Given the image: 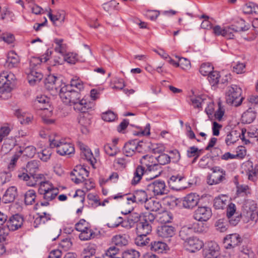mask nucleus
Instances as JSON below:
<instances>
[{"label": "nucleus", "mask_w": 258, "mask_h": 258, "mask_svg": "<svg viewBox=\"0 0 258 258\" xmlns=\"http://www.w3.org/2000/svg\"><path fill=\"white\" fill-rule=\"evenodd\" d=\"M153 158L148 155L143 156L140 159V163L147 168L145 169V176L147 180H152L159 176L162 172V167L158 164H150L149 162Z\"/></svg>", "instance_id": "f257e3e1"}, {"label": "nucleus", "mask_w": 258, "mask_h": 258, "mask_svg": "<svg viewBox=\"0 0 258 258\" xmlns=\"http://www.w3.org/2000/svg\"><path fill=\"white\" fill-rule=\"evenodd\" d=\"M49 146L51 148H56V152L61 156L70 155L74 154L75 148L70 142L64 139L59 140L57 138L50 139Z\"/></svg>", "instance_id": "f03ea898"}, {"label": "nucleus", "mask_w": 258, "mask_h": 258, "mask_svg": "<svg viewBox=\"0 0 258 258\" xmlns=\"http://www.w3.org/2000/svg\"><path fill=\"white\" fill-rule=\"evenodd\" d=\"M60 98L66 104L73 105L81 98V94L77 91L71 89L69 85H63L60 90Z\"/></svg>", "instance_id": "7ed1b4c3"}, {"label": "nucleus", "mask_w": 258, "mask_h": 258, "mask_svg": "<svg viewBox=\"0 0 258 258\" xmlns=\"http://www.w3.org/2000/svg\"><path fill=\"white\" fill-rule=\"evenodd\" d=\"M242 90L235 85H232L228 87V90L226 94V101L227 104L233 105L235 106L240 105L243 99L241 96Z\"/></svg>", "instance_id": "20e7f679"}, {"label": "nucleus", "mask_w": 258, "mask_h": 258, "mask_svg": "<svg viewBox=\"0 0 258 258\" xmlns=\"http://www.w3.org/2000/svg\"><path fill=\"white\" fill-rule=\"evenodd\" d=\"M15 76L12 73L3 72L0 74V93H10L14 87Z\"/></svg>", "instance_id": "39448f33"}, {"label": "nucleus", "mask_w": 258, "mask_h": 258, "mask_svg": "<svg viewBox=\"0 0 258 258\" xmlns=\"http://www.w3.org/2000/svg\"><path fill=\"white\" fill-rule=\"evenodd\" d=\"M66 84L62 82L60 78L50 75L47 76L45 80V87L46 89L51 92L53 95L59 93L60 95V90Z\"/></svg>", "instance_id": "423d86ee"}, {"label": "nucleus", "mask_w": 258, "mask_h": 258, "mask_svg": "<svg viewBox=\"0 0 258 258\" xmlns=\"http://www.w3.org/2000/svg\"><path fill=\"white\" fill-rule=\"evenodd\" d=\"M243 214L244 216L249 218L255 223L258 220V210L256 204L250 200L246 201L243 206Z\"/></svg>", "instance_id": "0eeeda50"}, {"label": "nucleus", "mask_w": 258, "mask_h": 258, "mask_svg": "<svg viewBox=\"0 0 258 258\" xmlns=\"http://www.w3.org/2000/svg\"><path fill=\"white\" fill-rule=\"evenodd\" d=\"M141 219V215L137 213H133L129 215L127 218L123 220L121 217H117V224H113L112 226H119L120 224L121 226L129 229L133 227L136 223H138Z\"/></svg>", "instance_id": "6e6552de"}, {"label": "nucleus", "mask_w": 258, "mask_h": 258, "mask_svg": "<svg viewBox=\"0 0 258 258\" xmlns=\"http://www.w3.org/2000/svg\"><path fill=\"white\" fill-rule=\"evenodd\" d=\"M211 170L212 173L207 178V183L209 185L217 184L225 180V171L221 167L215 166Z\"/></svg>", "instance_id": "1a4fd4ad"}, {"label": "nucleus", "mask_w": 258, "mask_h": 258, "mask_svg": "<svg viewBox=\"0 0 258 258\" xmlns=\"http://www.w3.org/2000/svg\"><path fill=\"white\" fill-rule=\"evenodd\" d=\"M147 190L152 192L154 196H162L168 192L165 182L163 180H156L147 185Z\"/></svg>", "instance_id": "9d476101"}, {"label": "nucleus", "mask_w": 258, "mask_h": 258, "mask_svg": "<svg viewBox=\"0 0 258 258\" xmlns=\"http://www.w3.org/2000/svg\"><path fill=\"white\" fill-rule=\"evenodd\" d=\"M247 30L248 28L245 25V21L243 19H240L235 24L225 28L224 37L227 39H233L234 33L245 31Z\"/></svg>", "instance_id": "9b49d317"}, {"label": "nucleus", "mask_w": 258, "mask_h": 258, "mask_svg": "<svg viewBox=\"0 0 258 258\" xmlns=\"http://www.w3.org/2000/svg\"><path fill=\"white\" fill-rule=\"evenodd\" d=\"M89 171L84 166L79 165L76 166L70 173L71 180L76 183L85 182L88 176Z\"/></svg>", "instance_id": "f8f14e48"}, {"label": "nucleus", "mask_w": 258, "mask_h": 258, "mask_svg": "<svg viewBox=\"0 0 258 258\" xmlns=\"http://www.w3.org/2000/svg\"><path fill=\"white\" fill-rule=\"evenodd\" d=\"M77 146L80 150L81 157L83 159L86 160L92 167L95 169L96 168L95 164L96 163V160L95 158L94 157L90 149L81 142H78Z\"/></svg>", "instance_id": "ddd939ff"}, {"label": "nucleus", "mask_w": 258, "mask_h": 258, "mask_svg": "<svg viewBox=\"0 0 258 258\" xmlns=\"http://www.w3.org/2000/svg\"><path fill=\"white\" fill-rule=\"evenodd\" d=\"M220 254V247L215 242L210 241L203 250L205 258H217Z\"/></svg>", "instance_id": "4468645a"}, {"label": "nucleus", "mask_w": 258, "mask_h": 258, "mask_svg": "<svg viewBox=\"0 0 258 258\" xmlns=\"http://www.w3.org/2000/svg\"><path fill=\"white\" fill-rule=\"evenodd\" d=\"M245 132L246 130H244V131L242 130L241 132V135L240 133L235 130H232L228 132L227 134V135L225 139L226 144L227 146H230L232 144H234L237 141L239 140V138L241 140H244L245 141L246 144H247L248 143H249L250 142L248 140L244 139V133H245Z\"/></svg>", "instance_id": "2eb2a0df"}, {"label": "nucleus", "mask_w": 258, "mask_h": 258, "mask_svg": "<svg viewBox=\"0 0 258 258\" xmlns=\"http://www.w3.org/2000/svg\"><path fill=\"white\" fill-rule=\"evenodd\" d=\"M212 213L211 208L207 206L199 207L195 211L194 217L199 221H207L212 216Z\"/></svg>", "instance_id": "dca6fc26"}, {"label": "nucleus", "mask_w": 258, "mask_h": 258, "mask_svg": "<svg viewBox=\"0 0 258 258\" xmlns=\"http://www.w3.org/2000/svg\"><path fill=\"white\" fill-rule=\"evenodd\" d=\"M242 239L237 233L227 235L223 239L224 247L226 249H231L239 245Z\"/></svg>", "instance_id": "f3484780"}, {"label": "nucleus", "mask_w": 258, "mask_h": 258, "mask_svg": "<svg viewBox=\"0 0 258 258\" xmlns=\"http://www.w3.org/2000/svg\"><path fill=\"white\" fill-rule=\"evenodd\" d=\"M184 245L187 251L190 252H195L203 247L204 243L197 237L192 236L184 242Z\"/></svg>", "instance_id": "a211bd4d"}, {"label": "nucleus", "mask_w": 258, "mask_h": 258, "mask_svg": "<svg viewBox=\"0 0 258 258\" xmlns=\"http://www.w3.org/2000/svg\"><path fill=\"white\" fill-rule=\"evenodd\" d=\"M200 201V197L196 193H190L183 198L182 205L184 208L192 209L197 206Z\"/></svg>", "instance_id": "6ab92c4d"}, {"label": "nucleus", "mask_w": 258, "mask_h": 258, "mask_svg": "<svg viewBox=\"0 0 258 258\" xmlns=\"http://www.w3.org/2000/svg\"><path fill=\"white\" fill-rule=\"evenodd\" d=\"M149 199L147 193L144 190H136L130 196L128 200L131 201L132 203L138 204H145Z\"/></svg>", "instance_id": "aec40b11"}, {"label": "nucleus", "mask_w": 258, "mask_h": 258, "mask_svg": "<svg viewBox=\"0 0 258 258\" xmlns=\"http://www.w3.org/2000/svg\"><path fill=\"white\" fill-rule=\"evenodd\" d=\"M23 222V218L21 216L16 214L10 217L6 222L8 228L11 231H15L20 228Z\"/></svg>", "instance_id": "412c9836"}, {"label": "nucleus", "mask_w": 258, "mask_h": 258, "mask_svg": "<svg viewBox=\"0 0 258 258\" xmlns=\"http://www.w3.org/2000/svg\"><path fill=\"white\" fill-rule=\"evenodd\" d=\"M158 236L162 238H168L175 234V228L167 225L158 226L157 229Z\"/></svg>", "instance_id": "4be33fe9"}, {"label": "nucleus", "mask_w": 258, "mask_h": 258, "mask_svg": "<svg viewBox=\"0 0 258 258\" xmlns=\"http://www.w3.org/2000/svg\"><path fill=\"white\" fill-rule=\"evenodd\" d=\"M48 17H49L50 21L55 25H56V22L59 21L61 24L64 22L65 19V14L64 12L61 10H58L55 12V14H52V11L51 9L49 8L47 10Z\"/></svg>", "instance_id": "5701e85b"}, {"label": "nucleus", "mask_w": 258, "mask_h": 258, "mask_svg": "<svg viewBox=\"0 0 258 258\" xmlns=\"http://www.w3.org/2000/svg\"><path fill=\"white\" fill-rule=\"evenodd\" d=\"M15 114L22 124H28L32 122L34 118L32 114L20 109H17Z\"/></svg>", "instance_id": "b1692460"}, {"label": "nucleus", "mask_w": 258, "mask_h": 258, "mask_svg": "<svg viewBox=\"0 0 258 258\" xmlns=\"http://www.w3.org/2000/svg\"><path fill=\"white\" fill-rule=\"evenodd\" d=\"M51 51L48 49L44 55L41 57H32L30 60V69L29 70H36L35 68L42 62H46L49 59V56L51 55Z\"/></svg>", "instance_id": "393cba45"}, {"label": "nucleus", "mask_w": 258, "mask_h": 258, "mask_svg": "<svg viewBox=\"0 0 258 258\" xmlns=\"http://www.w3.org/2000/svg\"><path fill=\"white\" fill-rule=\"evenodd\" d=\"M184 178V176L181 175L172 176L168 181L169 186H170L171 188L176 190H179L184 188L185 186L182 184V182Z\"/></svg>", "instance_id": "a878e982"}, {"label": "nucleus", "mask_w": 258, "mask_h": 258, "mask_svg": "<svg viewBox=\"0 0 258 258\" xmlns=\"http://www.w3.org/2000/svg\"><path fill=\"white\" fill-rule=\"evenodd\" d=\"M141 221L137 224L136 231L137 234L141 235H148L149 234L152 229V225L147 223L141 219Z\"/></svg>", "instance_id": "bb28decb"}, {"label": "nucleus", "mask_w": 258, "mask_h": 258, "mask_svg": "<svg viewBox=\"0 0 258 258\" xmlns=\"http://www.w3.org/2000/svg\"><path fill=\"white\" fill-rule=\"evenodd\" d=\"M27 74L28 82L32 85L39 82L43 78L42 74L36 70H28Z\"/></svg>", "instance_id": "cd10ccee"}, {"label": "nucleus", "mask_w": 258, "mask_h": 258, "mask_svg": "<svg viewBox=\"0 0 258 258\" xmlns=\"http://www.w3.org/2000/svg\"><path fill=\"white\" fill-rule=\"evenodd\" d=\"M145 169L144 165H138L134 172V176L131 180V184L135 185L138 184L142 178L143 176L145 175Z\"/></svg>", "instance_id": "c85d7f7f"}, {"label": "nucleus", "mask_w": 258, "mask_h": 258, "mask_svg": "<svg viewBox=\"0 0 258 258\" xmlns=\"http://www.w3.org/2000/svg\"><path fill=\"white\" fill-rule=\"evenodd\" d=\"M190 101L191 105L195 108L201 109L203 105L207 103V97L204 95L195 96L191 97Z\"/></svg>", "instance_id": "c756f323"}, {"label": "nucleus", "mask_w": 258, "mask_h": 258, "mask_svg": "<svg viewBox=\"0 0 258 258\" xmlns=\"http://www.w3.org/2000/svg\"><path fill=\"white\" fill-rule=\"evenodd\" d=\"M138 143L137 140H134L130 141L124 145L123 151L125 156L131 157L135 153Z\"/></svg>", "instance_id": "7c9ffc66"}, {"label": "nucleus", "mask_w": 258, "mask_h": 258, "mask_svg": "<svg viewBox=\"0 0 258 258\" xmlns=\"http://www.w3.org/2000/svg\"><path fill=\"white\" fill-rule=\"evenodd\" d=\"M256 113L252 107L249 108L244 112L241 117L242 122L244 123H250L255 119Z\"/></svg>", "instance_id": "2f4dec72"}, {"label": "nucleus", "mask_w": 258, "mask_h": 258, "mask_svg": "<svg viewBox=\"0 0 258 258\" xmlns=\"http://www.w3.org/2000/svg\"><path fill=\"white\" fill-rule=\"evenodd\" d=\"M17 196V189L15 186H11L7 189L3 196L5 203L13 202Z\"/></svg>", "instance_id": "473e14b6"}, {"label": "nucleus", "mask_w": 258, "mask_h": 258, "mask_svg": "<svg viewBox=\"0 0 258 258\" xmlns=\"http://www.w3.org/2000/svg\"><path fill=\"white\" fill-rule=\"evenodd\" d=\"M144 207L146 210L153 212H157L162 208V205L159 201L151 198L146 201Z\"/></svg>", "instance_id": "72a5a7b5"}, {"label": "nucleus", "mask_w": 258, "mask_h": 258, "mask_svg": "<svg viewBox=\"0 0 258 258\" xmlns=\"http://www.w3.org/2000/svg\"><path fill=\"white\" fill-rule=\"evenodd\" d=\"M151 251L158 253H163L168 247L167 245L161 241H154L150 245Z\"/></svg>", "instance_id": "f704fd0d"}, {"label": "nucleus", "mask_w": 258, "mask_h": 258, "mask_svg": "<svg viewBox=\"0 0 258 258\" xmlns=\"http://www.w3.org/2000/svg\"><path fill=\"white\" fill-rule=\"evenodd\" d=\"M19 57L15 52L11 51L8 54L6 65L9 68H12L19 63Z\"/></svg>", "instance_id": "c9c22d12"}, {"label": "nucleus", "mask_w": 258, "mask_h": 258, "mask_svg": "<svg viewBox=\"0 0 258 258\" xmlns=\"http://www.w3.org/2000/svg\"><path fill=\"white\" fill-rule=\"evenodd\" d=\"M35 105L44 111L48 110L47 107L49 106V99L45 95L37 96L35 101Z\"/></svg>", "instance_id": "e433bc0d"}, {"label": "nucleus", "mask_w": 258, "mask_h": 258, "mask_svg": "<svg viewBox=\"0 0 258 258\" xmlns=\"http://www.w3.org/2000/svg\"><path fill=\"white\" fill-rule=\"evenodd\" d=\"M193 229L187 226L182 227L179 232V236L183 241H186L192 237L191 235L193 233Z\"/></svg>", "instance_id": "4c0bfd02"}, {"label": "nucleus", "mask_w": 258, "mask_h": 258, "mask_svg": "<svg viewBox=\"0 0 258 258\" xmlns=\"http://www.w3.org/2000/svg\"><path fill=\"white\" fill-rule=\"evenodd\" d=\"M228 202L227 197L222 195L215 199L214 206L217 209H223L227 206Z\"/></svg>", "instance_id": "58836bf2"}, {"label": "nucleus", "mask_w": 258, "mask_h": 258, "mask_svg": "<svg viewBox=\"0 0 258 258\" xmlns=\"http://www.w3.org/2000/svg\"><path fill=\"white\" fill-rule=\"evenodd\" d=\"M112 242L115 245L119 246H125L128 244V240L124 234L114 236L112 238Z\"/></svg>", "instance_id": "ea45409f"}, {"label": "nucleus", "mask_w": 258, "mask_h": 258, "mask_svg": "<svg viewBox=\"0 0 258 258\" xmlns=\"http://www.w3.org/2000/svg\"><path fill=\"white\" fill-rule=\"evenodd\" d=\"M63 40L62 39L55 38L54 40V42L55 44V51L63 55L66 54L67 46L63 43Z\"/></svg>", "instance_id": "a19ab883"}, {"label": "nucleus", "mask_w": 258, "mask_h": 258, "mask_svg": "<svg viewBox=\"0 0 258 258\" xmlns=\"http://www.w3.org/2000/svg\"><path fill=\"white\" fill-rule=\"evenodd\" d=\"M130 197H127L126 198V200L124 201L121 205V213L124 215H127L131 213V212L134 210L133 204L131 201L128 200Z\"/></svg>", "instance_id": "79ce46f5"}, {"label": "nucleus", "mask_w": 258, "mask_h": 258, "mask_svg": "<svg viewBox=\"0 0 258 258\" xmlns=\"http://www.w3.org/2000/svg\"><path fill=\"white\" fill-rule=\"evenodd\" d=\"M73 105H74V108L75 110L80 112H85L86 108L91 107L88 105L86 100L81 99V98H80L78 101Z\"/></svg>", "instance_id": "37998d69"}, {"label": "nucleus", "mask_w": 258, "mask_h": 258, "mask_svg": "<svg viewBox=\"0 0 258 258\" xmlns=\"http://www.w3.org/2000/svg\"><path fill=\"white\" fill-rule=\"evenodd\" d=\"M202 151V150L199 149L197 147L192 146L189 147L187 150L186 155L188 158L194 157L193 162H194L201 155Z\"/></svg>", "instance_id": "c03bdc74"}, {"label": "nucleus", "mask_w": 258, "mask_h": 258, "mask_svg": "<svg viewBox=\"0 0 258 258\" xmlns=\"http://www.w3.org/2000/svg\"><path fill=\"white\" fill-rule=\"evenodd\" d=\"M104 151L109 156L114 157L116 156L119 152V149L115 145L107 144L104 147Z\"/></svg>", "instance_id": "a18cd8bd"}, {"label": "nucleus", "mask_w": 258, "mask_h": 258, "mask_svg": "<svg viewBox=\"0 0 258 258\" xmlns=\"http://www.w3.org/2000/svg\"><path fill=\"white\" fill-rule=\"evenodd\" d=\"M96 248L97 246L95 244H89L84 249V258H94V257H97L96 255Z\"/></svg>", "instance_id": "49530a36"}, {"label": "nucleus", "mask_w": 258, "mask_h": 258, "mask_svg": "<svg viewBox=\"0 0 258 258\" xmlns=\"http://www.w3.org/2000/svg\"><path fill=\"white\" fill-rule=\"evenodd\" d=\"M51 148L50 147V148H45L38 152L39 158L43 162H47L49 160L52 153Z\"/></svg>", "instance_id": "de8ad7c7"}, {"label": "nucleus", "mask_w": 258, "mask_h": 258, "mask_svg": "<svg viewBox=\"0 0 258 258\" xmlns=\"http://www.w3.org/2000/svg\"><path fill=\"white\" fill-rule=\"evenodd\" d=\"M110 75L111 73H106L104 69L98 68V84H104Z\"/></svg>", "instance_id": "09e8293b"}, {"label": "nucleus", "mask_w": 258, "mask_h": 258, "mask_svg": "<svg viewBox=\"0 0 258 258\" xmlns=\"http://www.w3.org/2000/svg\"><path fill=\"white\" fill-rule=\"evenodd\" d=\"M239 256L241 258H256L254 253L245 246L240 248Z\"/></svg>", "instance_id": "8fccbe9b"}, {"label": "nucleus", "mask_w": 258, "mask_h": 258, "mask_svg": "<svg viewBox=\"0 0 258 258\" xmlns=\"http://www.w3.org/2000/svg\"><path fill=\"white\" fill-rule=\"evenodd\" d=\"M150 240V238L147 237V235L138 234V236L135 239V243L138 246H144L148 244Z\"/></svg>", "instance_id": "3c124183"}, {"label": "nucleus", "mask_w": 258, "mask_h": 258, "mask_svg": "<svg viewBox=\"0 0 258 258\" xmlns=\"http://www.w3.org/2000/svg\"><path fill=\"white\" fill-rule=\"evenodd\" d=\"M19 152L24 156L28 158H32L36 153V148L33 146H28L25 147L23 150H20Z\"/></svg>", "instance_id": "603ef678"}, {"label": "nucleus", "mask_w": 258, "mask_h": 258, "mask_svg": "<svg viewBox=\"0 0 258 258\" xmlns=\"http://www.w3.org/2000/svg\"><path fill=\"white\" fill-rule=\"evenodd\" d=\"M213 69V67L210 63H204L201 66L199 71L203 76H209Z\"/></svg>", "instance_id": "864d4df0"}, {"label": "nucleus", "mask_w": 258, "mask_h": 258, "mask_svg": "<svg viewBox=\"0 0 258 258\" xmlns=\"http://www.w3.org/2000/svg\"><path fill=\"white\" fill-rule=\"evenodd\" d=\"M36 193L34 190H29L25 194V203L26 205H32L36 198Z\"/></svg>", "instance_id": "5fc2aeb1"}, {"label": "nucleus", "mask_w": 258, "mask_h": 258, "mask_svg": "<svg viewBox=\"0 0 258 258\" xmlns=\"http://www.w3.org/2000/svg\"><path fill=\"white\" fill-rule=\"evenodd\" d=\"M58 193V190L56 187L42 194L43 198L47 201L53 200Z\"/></svg>", "instance_id": "6e6d98bb"}, {"label": "nucleus", "mask_w": 258, "mask_h": 258, "mask_svg": "<svg viewBox=\"0 0 258 258\" xmlns=\"http://www.w3.org/2000/svg\"><path fill=\"white\" fill-rule=\"evenodd\" d=\"M101 117L102 119L105 121L111 122L116 119L117 114L111 110H108L102 113Z\"/></svg>", "instance_id": "4d7b16f0"}, {"label": "nucleus", "mask_w": 258, "mask_h": 258, "mask_svg": "<svg viewBox=\"0 0 258 258\" xmlns=\"http://www.w3.org/2000/svg\"><path fill=\"white\" fill-rule=\"evenodd\" d=\"M55 188L52 184L48 181H45L41 182L38 189L39 193L41 195L42 194L47 191L50 190L51 189Z\"/></svg>", "instance_id": "13d9d810"}, {"label": "nucleus", "mask_w": 258, "mask_h": 258, "mask_svg": "<svg viewBox=\"0 0 258 258\" xmlns=\"http://www.w3.org/2000/svg\"><path fill=\"white\" fill-rule=\"evenodd\" d=\"M69 86L71 87V89H72V87H75L80 91L83 90L84 88L83 81L77 77L74 78L71 80Z\"/></svg>", "instance_id": "bf43d9fd"}, {"label": "nucleus", "mask_w": 258, "mask_h": 258, "mask_svg": "<svg viewBox=\"0 0 258 258\" xmlns=\"http://www.w3.org/2000/svg\"><path fill=\"white\" fill-rule=\"evenodd\" d=\"M81 233L79 235V238L81 240L85 241L90 239L94 233L90 228H86L82 231H80Z\"/></svg>", "instance_id": "052dcab7"}, {"label": "nucleus", "mask_w": 258, "mask_h": 258, "mask_svg": "<svg viewBox=\"0 0 258 258\" xmlns=\"http://www.w3.org/2000/svg\"><path fill=\"white\" fill-rule=\"evenodd\" d=\"M172 216L171 213L165 211L159 214L158 221L161 223H167L171 222Z\"/></svg>", "instance_id": "680f3d73"}, {"label": "nucleus", "mask_w": 258, "mask_h": 258, "mask_svg": "<svg viewBox=\"0 0 258 258\" xmlns=\"http://www.w3.org/2000/svg\"><path fill=\"white\" fill-rule=\"evenodd\" d=\"M111 86L112 89L122 90L125 87V84L122 79L116 78L111 83Z\"/></svg>", "instance_id": "e2e57ef3"}, {"label": "nucleus", "mask_w": 258, "mask_h": 258, "mask_svg": "<svg viewBox=\"0 0 258 258\" xmlns=\"http://www.w3.org/2000/svg\"><path fill=\"white\" fill-rule=\"evenodd\" d=\"M220 76L218 72L213 71L208 77L210 83L212 86L217 85L219 82Z\"/></svg>", "instance_id": "0e129e2a"}, {"label": "nucleus", "mask_w": 258, "mask_h": 258, "mask_svg": "<svg viewBox=\"0 0 258 258\" xmlns=\"http://www.w3.org/2000/svg\"><path fill=\"white\" fill-rule=\"evenodd\" d=\"M139 252L133 249H127L122 254V258H139Z\"/></svg>", "instance_id": "69168bd1"}, {"label": "nucleus", "mask_w": 258, "mask_h": 258, "mask_svg": "<svg viewBox=\"0 0 258 258\" xmlns=\"http://www.w3.org/2000/svg\"><path fill=\"white\" fill-rule=\"evenodd\" d=\"M159 165H164L170 162L171 157L166 154H161L156 158Z\"/></svg>", "instance_id": "338daca9"}, {"label": "nucleus", "mask_w": 258, "mask_h": 258, "mask_svg": "<svg viewBox=\"0 0 258 258\" xmlns=\"http://www.w3.org/2000/svg\"><path fill=\"white\" fill-rule=\"evenodd\" d=\"M155 218L156 216L150 212H145L141 216V219L142 220L150 225L153 223Z\"/></svg>", "instance_id": "774afa93"}]
</instances>
